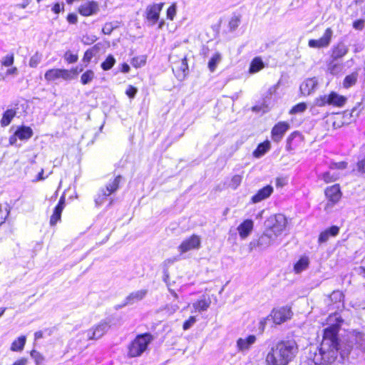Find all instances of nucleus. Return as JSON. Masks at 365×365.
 <instances>
[{"mask_svg": "<svg viewBox=\"0 0 365 365\" xmlns=\"http://www.w3.org/2000/svg\"><path fill=\"white\" fill-rule=\"evenodd\" d=\"M287 225V220L282 214L270 216L264 222V230L257 238L252 240L249 245L250 250L258 249L265 250L277 244Z\"/></svg>", "mask_w": 365, "mask_h": 365, "instance_id": "f257e3e1", "label": "nucleus"}, {"mask_svg": "<svg viewBox=\"0 0 365 365\" xmlns=\"http://www.w3.org/2000/svg\"><path fill=\"white\" fill-rule=\"evenodd\" d=\"M341 322L342 319L337 313L330 315L328 318L329 327L324 331V337L319 349L320 356L324 361V365L331 363L336 359L335 351L339 345L336 335Z\"/></svg>", "mask_w": 365, "mask_h": 365, "instance_id": "f03ea898", "label": "nucleus"}, {"mask_svg": "<svg viewBox=\"0 0 365 365\" xmlns=\"http://www.w3.org/2000/svg\"><path fill=\"white\" fill-rule=\"evenodd\" d=\"M298 352L294 341H282L271 349L266 357L267 365H287Z\"/></svg>", "mask_w": 365, "mask_h": 365, "instance_id": "7ed1b4c3", "label": "nucleus"}, {"mask_svg": "<svg viewBox=\"0 0 365 365\" xmlns=\"http://www.w3.org/2000/svg\"><path fill=\"white\" fill-rule=\"evenodd\" d=\"M153 339V336L150 334L137 336L128 346L129 356L137 357L140 356L147 349Z\"/></svg>", "mask_w": 365, "mask_h": 365, "instance_id": "20e7f679", "label": "nucleus"}, {"mask_svg": "<svg viewBox=\"0 0 365 365\" xmlns=\"http://www.w3.org/2000/svg\"><path fill=\"white\" fill-rule=\"evenodd\" d=\"M110 322L101 321L98 324L83 332L88 340H97L101 338L110 329Z\"/></svg>", "mask_w": 365, "mask_h": 365, "instance_id": "39448f33", "label": "nucleus"}, {"mask_svg": "<svg viewBox=\"0 0 365 365\" xmlns=\"http://www.w3.org/2000/svg\"><path fill=\"white\" fill-rule=\"evenodd\" d=\"M44 78L48 82H53L58 79L70 81L73 79V76H71V71H68V69L51 68L46 71Z\"/></svg>", "mask_w": 365, "mask_h": 365, "instance_id": "423d86ee", "label": "nucleus"}, {"mask_svg": "<svg viewBox=\"0 0 365 365\" xmlns=\"http://www.w3.org/2000/svg\"><path fill=\"white\" fill-rule=\"evenodd\" d=\"M120 179V175L117 176L113 182L106 185V189H102L101 190L98 197L95 199L96 204L98 206L102 205L104 202L107 196H109L118 190Z\"/></svg>", "mask_w": 365, "mask_h": 365, "instance_id": "0eeeda50", "label": "nucleus"}, {"mask_svg": "<svg viewBox=\"0 0 365 365\" xmlns=\"http://www.w3.org/2000/svg\"><path fill=\"white\" fill-rule=\"evenodd\" d=\"M292 313L291 309L283 307L279 309H273L269 314L272 321L275 324H281L292 317Z\"/></svg>", "mask_w": 365, "mask_h": 365, "instance_id": "6e6552de", "label": "nucleus"}, {"mask_svg": "<svg viewBox=\"0 0 365 365\" xmlns=\"http://www.w3.org/2000/svg\"><path fill=\"white\" fill-rule=\"evenodd\" d=\"M289 128V123L286 121H281L277 123L272 129V140L275 143H279Z\"/></svg>", "mask_w": 365, "mask_h": 365, "instance_id": "1a4fd4ad", "label": "nucleus"}, {"mask_svg": "<svg viewBox=\"0 0 365 365\" xmlns=\"http://www.w3.org/2000/svg\"><path fill=\"white\" fill-rule=\"evenodd\" d=\"M200 247V238L196 235H192L190 237L185 239L178 247V250L181 253L187 252L191 250L199 249Z\"/></svg>", "mask_w": 365, "mask_h": 365, "instance_id": "9d476101", "label": "nucleus"}, {"mask_svg": "<svg viewBox=\"0 0 365 365\" xmlns=\"http://www.w3.org/2000/svg\"><path fill=\"white\" fill-rule=\"evenodd\" d=\"M332 36V31L330 28L326 29L324 35L317 40L311 39L309 41L308 45L312 48H322L329 46Z\"/></svg>", "mask_w": 365, "mask_h": 365, "instance_id": "9b49d317", "label": "nucleus"}, {"mask_svg": "<svg viewBox=\"0 0 365 365\" xmlns=\"http://www.w3.org/2000/svg\"><path fill=\"white\" fill-rule=\"evenodd\" d=\"M339 227L333 225L322 231L318 237V244L322 245L327 242L331 237H336L339 233Z\"/></svg>", "mask_w": 365, "mask_h": 365, "instance_id": "f8f14e48", "label": "nucleus"}, {"mask_svg": "<svg viewBox=\"0 0 365 365\" xmlns=\"http://www.w3.org/2000/svg\"><path fill=\"white\" fill-rule=\"evenodd\" d=\"M79 14L83 16L94 15L99 11V6L96 1H91L81 5L78 9Z\"/></svg>", "mask_w": 365, "mask_h": 365, "instance_id": "ddd939ff", "label": "nucleus"}, {"mask_svg": "<svg viewBox=\"0 0 365 365\" xmlns=\"http://www.w3.org/2000/svg\"><path fill=\"white\" fill-rule=\"evenodd\" d=\"M325 195L332 205L336 204L341 197L339 185L336 184L327 187L325 190Z\"/></svg>", "mask_w": 365, "mask_h": 365, "instance_id": "4468645a", "label": "nucleus"}, {"mask_svg": "<svg viewBox=\"0 0 365 365\" xmlns=\"http://www.w3.org/2000/svg\"><path fill=\"white\" fill-rule=\"evenodd\" d=\"M257 338L255 335H249L246 338H239L237 340V348L240 352H247L256 342Z\"/></svg>", "mask_w": 365, "mask_h": 365, "instance_id": "2eb2a0df", "label": "nucleus"}, {"mask_svg": "<svg viewBox=\"0 0 365 365\" xmlns=\"http://www.w3.org/2000/svg\"><path fill=\"white\" fill-rule=\"evenodd\" d=\"M162 6V4H155L148 6L146 9L147 19L151 22V25H154L158 21Z\"/></svg>", "mask_w": 365, "mask_h": 365, "instance_id": "dca6fc26", "label": "nucleus"}, {"mask_svg": "<svg viewBox=\"0 0 365 365\" xmlns=\"http://www.w3.org/2000/svg\"><path fill=\"white\" fill-rule=\"evenodd\" d=\"M65 203V197L62 196L60 198L58 205L54 208L53 215L51 216L50 225L51 226L55 225L58 221L61 220V213L63 210L64 209Z\"/></svg>", "mask_w": 365, "mask_h": 365, "instance_id": "f3484780", "label": "nucleus"}, {"mask_svg": "<svg viewBox=\"0 0 365 365\" xmlns=\"http://www.w3.org/2000/svg\"><path fill=\"white\" fill-rule=\"evenodd\" d=\"M148 294V289H143L140 290H137L135 292H131L125 300L124 304L122 307L128 305V304H133L135 302H139L145 298V297Z\"/></svg>", "mask_w": 365, "mask_h": 365, "instance_id": "a211bd4d", "label": "nucleus"}, {"mask_svg": "<svg viewBox=\"0 0 365 365\" xmlns=\"http://www.w3.org/2000/svg\"><path fill=\"white\" fill-rule=\"evenodd\" d=\"M318 85L315 78L306 79L300 86V91L304 96H309L314 91Z\"/></svg>", "mask_w": 365, "mask_h": 365, "instance_id": "6ab92c4d", "label": "nucleus"}, {"mask_svg": "<svg viewBox=\"0 0 365 365\" xmlns=\"http://www.w3.org/2000/svg\"><path fill=\"white\" fill-rule=\"evenodd\" d=\"M273 187L271 185L264 187L252 197L251 202L252 203H257L268 198L273 192Z\"/></svg>", "mask_w": 365, "mask_h": 365, "instance_id": "aec40b11", "label": "nucleus"}, {"mask_svg": "<svg viewBox=\"0 0 365 365\" xmlns=\"http://www.w3.org/2000/svg\"><path fill=\"white\" fill-rule=\"evenodd\" d=\"M254 222L252 220H246L237 227L239 235L242 239H245L252 232Z\"/></svg>", "mask_w": 365, "mask_h": 365, "instance_id": "412c9836", "label": "nucleus"}, {"mask_svg": "<svg viewBox=\"0 0 365 365\" xmlns=\"http://www.w3.org/2000/svg\"><path fill=\"white\" fill-rule=\"evenodd\" d=\"M211 304V299L210 297L203 296L200 299L196 301L192 304V307L195 312H202L207 311Z\"/></svg>", "mask_w": 365, "mask_h": 365, "instance_id": "4be33fe9", "label": "nucleus"}, {"mask_svg": "<svg viewBox=\"0 0 365 365\" xmlns=\"http://www.w3.org/2000/svg\"><path fill=\"white\" fill-rule=\"evenodd\" d=\"M348 52V48L346 45L342 43H338L332 51L331 58L337 60L338 58H342Z\"/></svg>", "mask_w": 365, "mask_h": 365, "instance_id": "5701e85b", "label": "nucleus"}, {"mask_svg": "<svg viewBox=\"0 0 365 365\" xmlns=\"http://www.w3.org/2000/svg\"><path fill=\"white\" fill-rule=\"evenodd\" d=\"M33 130L30 127L21 126L16 130V135L21 140H29L33 135Z\"/></svg>", "mask_w": 365, "mask_h": 365, "instance_id": "b1692460", "label": "nucleus"}, {"mask_svg": "<svg viewBox=\"0 0 365 365\" xmlns=\"http://www.w3.org/2000/svg\"><path fill=\"white\" fill-rule=\"evenodd\" d=\"M346 101V98L340 96L335 92H331L329 94V105L342 107Z\"/></svg>", "mask_w": 365, "mask_h": 365, "instance_id": "393cba45", "label": "nucleus"}, {"mask_svg": "<svg viewBox=\"0 0 365 365\" xmlns=\"http://www.w3.org/2000/svg\"><path fill=\"white\" fill-rule=\"evenodd\" d=\"M174 66L173 67V71L176 72H182V76L184 77L185 76V73L188 70V66L187 62L186 56H183L180 61L174 62Z\"/></svg>", "mask_w": 365, "mask_h": 365, "instance_id": "a878e982", "label": "nucleus"}, {"mask_svg": "<svg viewBox=\"0 0 365 365\" xmlns=\"http://www.w3.org/2000/svg\"><path fill=\"white\" fill-rule=\"evenodd\" d=\"M16 112L14 109L6 110L4 112V113L3 114L2 118L0 121L1 125L2 127H6V126L9 125L11 123L12 119L16 115Z\"/></svg>", "mask_w": 365, "mask_h": 365, "instance_id": "bb28decb", "label": "nucleus"}, {"mask_svg": "<svg viewBox=\"0 0 365 365\" xmlns=\"http://www.w3.org/2000/svg\"><path fill=\"white\" fill-rule=\"evenodd\" d=\"M309 264V260L307 257H301L294 264V270L295 273L299 274L305 270Z\"/></svg>", "mask_w": 365, "mask_h": 365, "instance_id": "cd10ccee", "label": "nucleus"}, {"mask_svg": "<svg viewBox=\"0 0 365 365\" xmlns=\"http://www.w3.org/2000/svg\"><path fill=\"white\" fill-rule=\"evenodd\" d=\"M352 349V344L345 342H341L339 343V345L337 346V349L335 351L336 354L339 351L340 355L342 358H345L348 356V355L350 354L351 350Z\"/></svg>", "mask_w": 365, "mask_h": 365, "instance_id": "c85d7f7f", "label": "nucleus"}, {"mask_svg": "<svg viewBox=\"0 0 365 365\" xmlns=\"http://www.w3.org/2000/svg\"><path fill=\"white\" fill-rule=\"evenodd\" d=\"M264 67V64L259 57H255L251 62L249 71L251 73H255L259 71Z\"/></svg>", "mask_w": 365, "mask_h": 365, "instance_id": "c756f323", "label": "nucleus"}, {"mask_svg": "<svg viewBox=\"0 0 365 365\" xmlns=\"http://www.w3.org/2000/svg\"><path fill=\"white\" fill-rule=\"evenodd\" d=\"M26 338L25 336H19L16 340L14 341L11 346V350L13 351H21L25 346Z\"/></svg>", "mask_w": 365, "mask_h": 365, "instance_id": "7c9ffc66", "label": "nucleus"}, {"mask_svg": "<svg viewBox=\"0 0 365 365\" xmlns=\"http://www.w3.org/2000/svg\"><path fill=\"white\" fill-rule=\"evenodd\" d=\"M270 148V143L265 141L258 145L257 148L254 152V155L257 158H259L266 153Z\"/></svg>", "mask_w": 365, "mask_h": 365, "instance_id": "2f4dec72", "label": "nucleus"}, {"mask_svg": "<svg viewBox=\"0 0 365 365\" xmlns=\"http://www.w3.org/2000/svg\"><path fill=\"white\" fill-rule=\"evenodd\" d=\"M358 73L356 72L352 73L351 74L346 76L343 82L344 87L346 88H349L354 86L356 83Z\"/></svg>", "mask_w": 365, "mask_h": 365, "instance_id": "473e14b6", "label": "nucleus"}, {"mask_svg": "<svg viewBox=\"0 0 365 365\" xmlns=\"http://www.w3.org/2000/svg\"><path fill=\"white\" fill-rule=\"evenodd\" d=\"M222 56L219 53H215L208 62V68L211 72H214L217 64L221 61Z\"/></svg>", "mask_w": 365, "mask_h": 365, "instance_id": "72a5a7b5", "label": "nucleus"}, {"mask_svg": "<svg viewBox=\"0 0 365 365\" xmlns=\"http://www.w3.org/2000/svg\"><path fill=\"white\" fill-rule=\"evenodd\" d=\"M95 78V73L92 70H87L81 76V83L83 85L90 83Z\"/></svg>", "mask_w": 365, "mask_h": 365, "instance_id": "f704fd0d", "label": "nucleus"}, {"mask_svg": "<svg viewBox=\"0 0 365 365\" xmlns=\"http://www.w3.org/2000/svg\"><path fill=\"white\" fill-rule=\"evenodd\" d=\"M43 58L42 53L36 51L33 56H31L29 62V66L31 68H36L41 63Z\"/></svg>", "mask_w": 365, "mask_h": 365, "instance_id": "c9c22d12", "label": "nucleus"}, {"mask_svg": "<svg viewBox=\"0 0 365 365\" xmlns=\"http://www.w3.org/2000/svg\"><path fill=\"white\" fill-rule=\"evenodd\" d=\"M321 179L326 183L331 182L336 180L339 178V173L327 171L321 175Z\"/></svg>", "mask_w": 365, "mask_h": 365, "instance_id": "e433bc0d", "label": "nucleus"}, {"mask_svg": "<svg viewBox=\"0 0 365 365\" xmlns=\"http://www.w3.org/2000/svg\"><path fill=\"white\" fill-rule=\"evenodd\" d=\"M115 63V60L112 55H109L106 59L101 63V68L104 71L110 70Z\"/></svg>", "mask_w": 365, "mask_h": 365, "instance_id": "4c0bfd02", "label": "nucleus"}, {"mask_svg": "<svg viewBox=\"0 0 365 365\" xmlns=\"http://www.w3.org/2000/svg\"><path fill=\"white\" fill-rule=\"evenodd\" d=\"M146 59H147V57H146V56H144V55L137 56L132 59L131 64L133 65V66H134L135 68H140L145 64Z\"/></svg>", "mask_w": 365, "mask_h": 365, "instance_id": "58836bf2", "label": "nucleus"}, {"mask_svg": "<svg viewBox=\"0 0 365 365\" xmlns=\"http://www.w3.org/2000/svg\"><path fill=\"white\" fill-rule=\"evenodd\" d=\"M242 180V175H235L231 178V180L230 182V187L233 190H236L241 184Z\"/></svg>", "mask_w": 365, "mask_h": 365, "instance_id": "ea45409f", "label": "nucleus"}, {"mask_svg": "<svg viewBox=\"0 0 365 365\" xmlns=\"http://www.w3.org/2000/svg\"><path fill=\"white\" fill-rule=\"evenodd\" d=\"M307 106L305 103H299L294 106L289 111L290 114H297L303 113L306 109Z\"/></svg>", "mask_w": 365, "mask_h": 365, "instance_id": "a19ab883", "label": "nucleus"}, {"mask_svg": "<svg viewBox=\"0 0 365 365\" xmlns=\"http://www.w3.org/2000/svg\"><path fill=\"white\" fill-rule=\"evenodd\" d=\"M315 104L317 106H324L326 105H329V95H324L319 96L315 99Z\"/></svg>", "mask_w": 365, "mask_h": 365, "instance_id": "79ce46f5", "label": "nucleus"}, {"mask_svg": "<svg viewBox=\"0 0 365 365\" xmlns=\"http://www.w3.org/2000/svg\"><path fill=\"white\" fill-rule=\"evenodd\" d=\"M31 356L34 359L36 365H41L44 361L43 355L36 350L31 351Z\"/></svg>", "mask_w": 365, "mask_h": 365, "instance_id": "37998d69", "label": "nucleus"}, {"mask_svg": "<svg viewBox=\"0 0 365 365\" xmlns=\"http://www.w3.org/2000/svg\"><path fill=\"white\" fill-rule=\"evenodd\" d=\"M336 60L332 59L328 65L327 69L331 74H336L339 72V64L335 62Z\"/></svg>", "mask_w": 365, "mask_h": 365, "instance_id": "c03bdc74", "label": "nucleus"}, {"mask_svg": "<svg viewBox=\"0 0 365 365\" xmlns=\"http://www.w3.org/2000/svg\"><path fill=\"white\" fill-rule=\"evenodd\" d=\"M354 337V335L351 336V338ZM354 339L356 344H359V346H363L365 344V334L361 332H357L354 335Z\"/></svg>", "mask_w": 365, "mask_h": 365, "instance_id": "a18cd8bd", "label": "nucleus"}, {"mask_svg": "<svg viewBox=\"0 0 365 365\" xmlns=\"http://www.w3.org/2000/svg\"><path fill=\"white\" fill-rule=\"evenodd\" d=\"M64 58L68 63H73L78 61V57L76 54H73L70 51H67L64 55Z\"/></svg>", "mask_w": 365, "mask_h": 365, "instance_id": "49530a36", "label": "nucleus"}, {"mask_svg": "<svg viewBox=\"0 0 365 365\" xmlns=\"http://www.w3.org/2000/svg\"><path fill=\"white\" fill-rule=\"evenodd\" d=\"M196 318L195 317L191 316L189 317V319L185 321L183 324V329L187 330L189 329L192 326L194 325V324L196 322Z\"/></svg>", "mask_w": 365, "mask_h": 365, "instance_id": "de8ad7c7", "label": "nucleus"}, {"mask_svg": "<svg viewBox=\"0 0 365 365\" xmlns=\"http://www.w3.org/2000/svg\"><path fill=\"white\" fill-rule=\"evenodd\" d=\"M240 19L238 16H235L232 17V19H230V21L229 22V26H230V29L235 30L236 28H237L240 24Z\"/></svg>", "mask_w": 365, "mask_h": 365, "instance_id": "09e8293b", "label": "nucleus"}, {"mask_svg": "<svg viewBox=\"0 0 365 365\" xmlns=\"http://www.w3.org/2000/svg\"><path fill=\"white\" fill-rule=\"evenodd\" d=\"M347 163L346 162L341 161L339 163H331L329 165L330 169H345L346 168Z\"/></svg>", "mask_w": 365, "mask_h": 365, "instance_id": "8fccbe9b", "label": "nucleus"}, {"mask_svg": "<svg viewBox=\"0 0 365 365\" xmlns=\"http://www.w3.org/2000/svg\"><path fill=\"white\" fill-rule=\"evenodd\" d=\"M93 56V53L91 50H87L83 57V61L86 63V66L90 63Z\"/></svg>", "mask_w": 365, "mask_h": 365, "instance_id": "3c124183", "label": "nucleus"}, {"mask_svg": "<svg viewBox=\"0 0 365 365\" xmlns=\"http://www.w3.org/2000/svg\"><path fill=\"white\" fill-rule=\"evenodd\" d=\"M137 92H138V89L135 87L129 86V87L127 88V90L125 91V93L130 98H133L135 96Z\"/></svg>", "mask_w": 365, "mask_h": 365, "instance_id": "603ef678", "label": "nucleus"}, {"mask_svg": "<svg viewBox=\"0 0 365 365\" xmlns=\"http://www.w3.org/2000/svg\"><path fill=\"white\" fill-rule=\"evenodd\" d=\"M179 309L178 304H168L164 309L170 314H174Z\"/></svg>", "mask_w": 365, "mask_h": 365, "instance_id": "864d4df0", "label": "nucleus"}, {"mask_svg": "<svg viewBox=\"0 0 365 365\" xmlns=\"http://www.w3.org/2000/svg\"><path fill=\"white\" fill-rule=\"evenodd\" d=\"M331 300H339V301H341L344 296H343V294L342 292H341L340 291H335V292H333L330 296Z\"/></svg>", "mask_w": 365, "mask_h": 365, "instance_id": "5fc2aeb1", "label": "nucleus"}, {"mask_svg": "<svg viewBox=\"0 0 365 365\" xmlns=\"http://www.w3.org/2000/svg\"><path fill=\"white\" fill-rule=\"evenodd\" d=\"M113 30V26L111 23H107L102 29V31L105 34H110Z\"/></svg>", "mask_w": 365, "mask_h": 365, "instance_id": "6e6d98bb", "label": "nucleus"}, {"mask_svg": "<svg viewBox=\"0 0 365 365\" xmlns=\"http://www.w3.org/2000/svg\"><path fill=\"white\" fill-rule=\"evenodd\" d=\"M353 26L354 29L357 30H362L364 26V20H357L354 22Z\"/></svg>", "mask_w": 365, "mask_h": 365, "instance_id": "4d7b16f0", "label": "nucleus"}, {"mask_svg": "<svg viewBox=\"0 0 365 365\" xmlns=\"http://www.w3.org/2000/svg\"><path fill=\"white\" fill-rule=\"evenodd\" d=\"M83 71V67L76 66L74 68H72L71 70H68V71H71V76H73V79L75 76H76L79 73L82 72Z\"/></svg>", "mask_w": 365, "mask_h": 365, "instance_id": "13d9d810", "label": "nucleus"}, {"mask_svg": "<svg viewBox=\"0 0 365 365\" xmlns=\"http://www.w3.org/2000/svg\"><path fill=\"white\" fill-rule=\"evenodd\" d=\"M67 21L70 24H76L78 21V17L75 14H69L67 16Z\"/></svg>", "mask_w": 365, "mask_h": 365, "instance_id": "bf43d9fd", "label": "nucleus"}, {"mask_svg": "<svg viewBox=\"0 0 365 365\" xmlns=\"http://www.w3.org/2000/svg\"><path fill=\"white\" fill-rule=\"evenodd\" d=\"M272 321L271 317H269V315H268L267 317L263 318L259 322V328L264 330L265 325L267 324V322Z\"/></svg>", "mask_w": 365, "mask_h": 365, "instance_id": "052dcab7", "label": "nucleus"}, {"mask_svg": "<svg viewBox=\"0 0 365 365\" xmlns=\"http://www.w3.org/2000/svg\"><path fill=\"white\" fill-rule=\"evenodd\" d=\"M63 10V5H61L58 3L55 4L52 8V11L55 14H59Z\"/></svg>", "mask_w": 365, "mask_h": 365, "instance_id": "680f3d73", "label": "nucleus"}, {"mask_svg": "<svg viewBox=\"0 0 365 365\" xmlns=\"http://www.w3.org/2000/svg\"><path fill=\"white\" fill-rule=\"evenodd\" d=\"M13 63H14V57L12 56H6L4 59V61H3V64L5 66H10L13 64Z\"/></svg>", "mask_w": 365, "mask_h": 365, "instance_id": "e2e57ef3", "label": "nucleus"}, {"mask_svg": "<svg viewBox=\"0 0 365 365\" xmlns=\"http://www.w3.org/2000/svg\"><path fill=\"white\" fill-rule=\"evenodd\" d=\"M32 0H22V2L20 4H18L16 5V7L20 9H26L29 4L31 2Z\"/></svg>", "mask_w": 365, "mask_h": 365, "instance_id": "0e129e2a", "label": "nucleus"}, {"mask_svg": "<svg viewBox=\"0 0 365 365\" xmlns=\"http://www.w3.org/2000/svg\"><path fill=\"white\" fill-rule=\"evenodd\" d=\"M27 362H28L27 359H26V358H21V359H19V360L16 361L13 364V365H26Z\"/></svg>", "mask_w": 365, "mask_h": 365, "instance_id": "69168bd1", "label": "nucleus"}, {"mask_svg": "<svg viewBox=\"0 0 365 365\" xmlns=\"http://www.w3.org/2000/svg\"><path fill=\"white\" fill-rule=\"evenodd\" d=\"M358 168L359 170L365 173V158L358 163Z\"/></svg>", "mask_w": 365, "mask_h": 365, "instance_id": "338daca9", "label": "nucleus"}, {"mask_svg": "<svg viewBox=\"0 0 365 365\" xmlns=\"http://www.w3.org/2000/svg\"><path fill=\"white\" fill-rule=\"evenodd\" d=\"M97 39V38L95 36H93L92 38L91 39L88 38V37H83V41L85 43H93L94 41H96Z\"/></svg>", "mask_w": 365, "mask_h": 365, "instance_id": "774afa93", "label": "nucleus"}]
</instances>
